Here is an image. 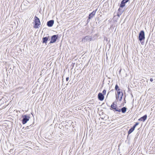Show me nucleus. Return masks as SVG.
Returning a JSON list of instances; mask_svg holds the SVG:
<instances>
[{
  "label": "nucleus",
  "mask_w": 155,
  "mask_h": 155,
  "mask_svg": "<svg viewBox=\"0 0 155 155\" xmlns=\"http://www.w3.org/2000/svg\"><path fill=\"white\" fill-rule=\"evenodd\" d=\"M110 109L114 111L115 113L117 112L120 113L121 112V108H119L117 105V102H113L110 107Z\"/></svg>",
  "instance_id": "obj_1"
},
{
  "label": "nucleus",
  "mask_w": 155,
  "mask_h": 155,
  "mask_svg": "<svg viewBox=\"0 0 155 155\" xmlns=\"http://www.w3.org/2000/svg\"><path fill=\"white\" fill-rule=\"evenodd\" d=\"M34 24L33 25V28H39L41 25V22L39 18L36 15L34 17Z\"/></svg>",
  "instance_id": "obj_2"
},
{
  "label": "nucleus",
  "mask_w": 155,
  "mask_h": 155,
  "mask_svg": "<svg viewBox=\"0 0 155 155\" xmlns=\"http://www.w3.org/2000/svg\"><path fill=\"white\" fill-rule=\"evenodd\" d=\"M115 97L116 100L117 102L121 101L123 96V93L122 91L119 92H117V94L116 93Z\"/></svg>",
  "instance_id": "obj_3"
},
{
  "label": "nucleus",
  "mask_w": 155,
  "mask_h": 155,
  "mask_svg": "<svg viewBox=\"0 0 155 155\" xmlns=\"http://www.w3.org/2000/svg\"><path fill=\"white\" fill-rule=\"evenodd\" d=\"M30 115H28L27 114L22 115L21 117L22 118V123L23 124H25L29 120L30 118Z\"/></svg>",
  "instance_id": "obj_4"
},
{
  "label": "nucleus",
  "mask_w": 155,
  "mask_h": 155,
  "mask_svg": "<svg viewBox=\"0 0 155 155\" xmlns=\"http://www.w3.org/2000/svg\"><path fill=\"white\" fill-rule=\"evenodd\" d=\"M145 38L144 32L143 30H141L139 33L138 39L141 43V41L144 40Z\"/></svg>",
  "instance_id": "obj_5"
},
{
  "label": "nucleus",
  "mask_w": 155,
  "mask_h": 155,
  "mask_svg": "<svg viewBox=\"0 0 155 155\" xmlns=\"http://www.w3.org/2000/svg\"><path fill=\"white\" fill-rule=\"evenodd\" d=\"M58 38V35H54L51 36V41L48 45L55 43Z\"/></svg>",
  "instance_id": "obj_6"
},
{
  "label": "nucleus",
  "mask_w": 155,
  "mask_h": 155,
  "mask_svg": "<svg viewBox=\"0 0 155 155\" xmlns=\"http://www.w3.org/2000/svg\"><path fill=\"white\" fill-rule=\"evenodd\" d=\"M92 37L91 36L87 35L82 38V42H85L87 41H90L92 40Z\"/></svg>",
  "instance_id": "obj_7"
},
{
  "label": "nucleus",
  "mask_w": 155,
  "mask_h": 155,
  "mask_svg": "<svg viewBox=\"0 0 155 155\" xmlns=\"http://www.w3.org/2000/svg\"><path fill=\"white\" fill-rule=\"evenodd\" d=\"M50 36H46L45 37H43L42 38V43L43 44L45 43V44L47 42L48 40H50Z\"/></svg>",
  "instance_id": "obj_8"
},
{
  "label": "nucleus",
  "mask_w": 155,
  "mask_h": 155,
  "mask_svg": "<svg viewBox=\"0 0 155 155\" xmlns=\"http://www.w3.org/2000/svg\"><path fill=\"white\" fill-rule=\"evenodd\" d=\"M129 0H123L121 2V3L120 5V8H123L125 5V4Z\"/></svg>",
  "instance_id": "obj_9"
},
{
  "label": "nucleus",
  "mask_w": 155,
  "mask_h": 155,
  "mask_svg": "<svg viewBox=\"0 0 155 155\" xmlns=\"http://www.w3.org/2000/svg\"><path fill=\"white\" fill-rule=\"evenodd\" d=\"M54 22L53 20H51L48 21L47 23V25L49 27H51L53 26Z\"/></svg>",
  "instance_id": "obj_10"
},
{
  "label": "nucleus",
  "mask_w": 155,
  "mask_h": 155,
  "mask_svg": "<svg viewBox=\"0 0 155 155\" xmlns=\"http://www.w3.org/2000/svg\"><path fill=\"white\" fill-rule=\"evenodd\" d=\"M98 98L100 101H102L104 99V96L100 92L98 94Z\"/></svg>",
  "instance_id": "obj_11"
},
{
  "label": "nucleus",
  "mask_w": 155,
  "mask_h": 155,
  "mask_svg": "<svg viewBox=\"0 0 155 155\" xmlns=\"http://www.w3.org/2000/svg\"><path fill=\"white\" fill-rule=\"evenodd\" d=\"M97 10V9L93 11L91 13L89 14L88 17H89V19H91L95 15V13Z\"/></svg>",
  "instance_id": "obj_12"
},
{
  "label": "nucleus",
  "mask_w": 155,
  "mask_h": 155,
  "mask_svg": "<svg viewBox=\"0 0 155 155\" xmlns=\"http://www.w3.org/2000/svg\"><path fill=\"white\" fill-rule=\"evenodd\" d=\"M147 114L145 115L143 117L140 118L138 120L140 121H144L147 119Z\"/></svg>",
  "instance_id": "obj_13"
},
{
  "label": "nucleus",
  "mask_w": 155,
  "mask_h": 155,
  "mask_svg": "<svg viewBox=\"0 0 155 155\" xmlns=\"http://www.w3.org/2000/svg\"><path fill=\"white\" fill-rule=\"evenodd\" d=\"M121 112L123 114H124L126 112L127 109L126 107H124L121 108Z\"/></svg>",
  "instance_id": "obj_14"
},
{
  "label": "nucleus",
  "mask_w": 155,
  "mask_h": 155,
  "mask_svg": "<svg viewBox=\"0 0 155 155\" xmlns=\"http://www.w3.org/2000/svg\"><path fill=\"white\" fill-rule=\"evenodd\" d=\"M115 89L117 92H119L122 91V90L119 88V87L117 84H116L115 87Z\"/></svg>",
  "instance_id": "obj_15"
},
{
  "label": "nucleus",
  "mask_w": 155,
  "mask_h": 155,
  "mask_svg": "<svg viewBox=\"0 0 155 155\" xmlns=\"http://www.w3.org/2000/svg\"><path fill=\"white\" fill-rule=\"evenodd\" d=\"M134 129L132 127H131L128 131L127 137H128L129 135L132 132L134 131Z\"/></svg>",
  "instance_id": "obj_16"
},
{
  "label": "nucleus",
  "mask_w": 155,
  "mask_h": 155,
  "mask_svg": "<svg viewBox=\"0 0 155 155\" xmlns=\"http://www.w3.org/2000/svg\"><path fill=\"white\" fill-rule=\"evenodd\" d=\"M118 12L120 13H122L124 12V10L122 8H119L118 9Z\"/></svg>",
  "instance_id": "obj_17"
},
{
  "label": "nucleus",
  "mask_w": 155,
  "mask_h": 155,
  "mask_svg": "<svg viewBox=\"0 0 155 155\" xmlns=\"http://www.w3.org/2000/svg\"><path fill=\"white\" fill-rule=\"evenodd\" d=\"M139 124V122H136L135 124L134 125V126L132 127L134 129Z\"/></svg>",
  "instance_id": "obj_18"
},
{
  "label": "nucleus",
  "mask_w": 155,
  "mask_h": 155,
  "mask_svg": "<svg viewBox=\"0 0 155 155\" xmlns=\"http://www.w3.org/2000/svg\"><path fill=\"white\" fill-rule=\"evenodd\" d=\"M126 99H124V102L123 103H122L121 105H122V106H124V104H126Z\"/></svg>",
  "instance_id": "obj_19"
},
{
  "label": "nucleus",
  "mask_w": 155,
  "mask_h": 155,
  "mask_svg": "<svg viewBox=\"0 0 155 155\" xmlns=\"http://www.w3.org/2000/svg\"><path fill=\"white\" fill-rule=\"evenodd\" d=\"M106 91L105 89H104L103 90V94L104 95L106 94Z\"/></svg>",
  "instance_id": "obj_20"
},
{
  "label": "nucleus",
  "mask_w": 155,
  "mask_h": 155,
  "mask_svg": "<svg viewBox=\"0 0 155 155\" xmlns=\"http://www.w3.org/2000/svg\"><path fill=\"white\" fill-rule=\"evenodd\" d=\"M122 14L120 13L119 12H118L117 13V15L119 17Z\"/></svg>",
  "instance_id": "obj_21"
},
{
  "label": "nucleus",
  "mask_w": 155,
  "mask_h": 155,
  "mask_svg": "<svg viewBox=\"0 0 155 155\" xmlns=\"http://www.w3.org/2000/svg\"><path fill=\"white\" fill-rule=\"evenodd\" d=\"M69 80V77H67L66 79V80L67 81H68V80Z\"/></svg>",
  "instance_id": "obj_22"
},
{
  "label": "nucleus",
  "mask_w": 155,
  "mask_h": 155,
  "mask_svg": "<svg viewBox=\"0 0 155 155\" xmlns=\"http://www.w3.org/2000/svg\"><path fill=\"white\" fill-rule=\"evenodd\" d=\"M90 19H89V17H88V18L87 19V23L90 21Z\"/></svg>",
  "instance_id": "obj_23"
},
{
  "label": "nucleus",
  "mask_w": 155,
  "mask_h": 155,
  "mask_svg": "<svg viewBox=\"0 0 155 155\" xmlns=\"http://www.w3.org/2000/svg\"><path fill=\"white\" fill-rule=\"evenodd\" d=\"M150 81H151V82H152L153 81V79L152 78H150Z\"/></svg>",
  "instance_id": "obj_24"
},
{
  "label": "nucleus",
  "mask_w": 155,
  "mask_h": 155,
  "mask_svg": "<svg viewBox=\"0 0 155 155\" xmlns=\"http://www.w3.org/2000/svg\"><path fill=\"white\" fill-rule=\"evenodd\" d=\"M29 128V126H27L25 127V129H28Z\"/></svg>",
  "instance_id": "obj_25"
},
{
  "label": "nucleus",
  "mask_w": 155,
  "mask_h": 155,
  "mask_svg": "<svg viewBox=\"0 0 155 155\" xmlns=\"http://www.w3.org/2000/svg\"><path fill=\"white\" fill-rule=\"evenodd\" d=\"M126 97V95L124 96V99H125Z\"/></svg>",
  "instance_id": "obj_26"
},
{
  "label": "nucleus",
  "mask_w": 155,
  "mask_h": 155,
  "mask_svg": "<svg viewBox=\"0 0 155 155\" xmlns=\"http://www.w3.org/2000/svg\"><path fill=\"white\" fill-rule=\"evenodd\" d=\"M104 81H103V82H102V85H103L104 84Z\"/></svg>",
  "instance_id": "obj_27"
},
{
  "label": "nucleus",
  "mask_w": 155,
  "mask_h": 155,
  "mask_svg": "<svg viewBox=\"0 0 155 155\" xmlns=\"http://www.w3.org/2000/svg\"><path fill=\"white\" fill-rule=\"evenodd\" d=\"M87 66V65H85L84 68L85 67H86Z\"/></svg>",
  "instance_id": "obj_28"
},
{
  "label": "nucleus",
  "mask_w": 155,
  "mask_h": 155,
  "mask_svg": "<svg viewBox=\"0 0 155 155\" xmlns=\"http://www.w3.org/2000/svg\"><path fill=\"white\" fill-rule=\"evenodd\" d=\"M99 18H97V20H98V21H99Z\"/></svg>",
  "instance_id": "obj_29"
},
{
  "label": "nucleus",
  "mask_w": 155,
  "mask_h": 155,
  "mask_svg": "<svg viewBox=\"0 0 155 155\" xmlns=\"http://www.w3.org/2000/svg\"><path fill=\"white\" fill-rule=\"evenodd\" d=\"M113 90H111V91H113Z\"/></svg>",
  "instance_id": "obj_30"
},
{
  "label": "nucleus",
  "mask_w": 155,
  "mask_h": 155,
  "mask_svg": "<svg viewBox=\"0 0 155 155\" xmlns=\"http://www.w3.org/2000/svg\"><path fill=\"white\" fill-rule=\"evenodd\" d=\"M100 22V21H99V22H98V23H99Z\"/></svg>",
  "instance_id": "obj_31"
},
{
  "label": "nucleus",
  "mask_w": 155,
  "mask_h": 155,
  "mask_svg": "<svg viewBox=\"0 0 155 155\" xmlns=\"http://www.w3.org/2000/svg\"><path fill=\"white\" fill-rule=\"evenodd\" d=\"M109 93V92H108V93L107 94V95Z\"/></svg>",
  "instance_id": "obj_32"
},
{
  "label": "nucleus",
  "mask_w": 155,
  "mask_h": 155,
  "mask_svg": "<svg viewBox=\"0 0 155 155\" xmlns=\"http://www.w3.org/2000/svg\"><path fill=\"white\" fill-rule=\"evenodd\" d=\"M121 71V70L120 71H119V72H120Z\"/></svg>",
  "instance_id": "obj_33"
}]
</instances>
